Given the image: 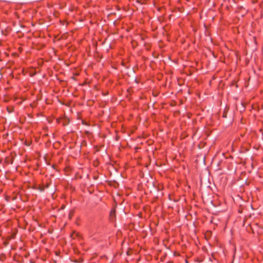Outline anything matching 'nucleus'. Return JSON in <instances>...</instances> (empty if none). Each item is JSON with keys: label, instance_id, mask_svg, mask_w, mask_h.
Here are the masks:
<instances>
[{"label": "nucleus", "instance_id": "nucleus-2", "mask_svg": "<svg viewBox=\"0 0 263 263\" xmlns=\"http://www.w3.org/2000/svg\"><path fill=\"white\" fill-rule=\"evenodd\" d=\"M114 213V211H111L110 214H111V215H112V214H113Z\"/></svg>", "mask_w": 263, "mask_h": 263}, {"label": "nucleus", "instance_id": "nucleus-1", "mask_svg": "<svg viewBox=\"0 0 263 263\" xmlns=\"http://www.w3.org/2000/svg\"><path fill=\"white\" fill-rule=\"evenodd\" d=\"M39 190L40 191H42V192L44 191V189L43 187H40Z\"/></svg>", "mask_w": 263, "mask_h": 263}]
</instances>
